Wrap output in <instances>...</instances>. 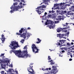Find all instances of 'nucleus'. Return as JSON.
I'll return each mask as SVG.
<instances>
[{
	"label": "nucleus",
	"instance_id": "obj_1",
	"mask_svg": "<svg viewBox=\"0 0 74 74\" xmlns=\"http://www.w3.org/2000/svg\"><path fill=\"white\" fill-rule=\"evenodd\" d=\"M14 1H15V3H13V5H12L10 8L11 10L10 11V12L11 14L14 13V11H18L19 9L22 8L23 5H26V3L22 4V3L21 2L19 3V4L17 6L16 5L18 4V2H19L20 1L19 0H14Z\"/></svg>",
	"mask_w": 74,
	"mask_h": 74
},
{
	"label": "nucleus",
	"instance_id": "obj_2",
	"mask_svg": "<svg viewBox=\"0 0 74 74\" xmlns=\"http://www.w3.org/2000/svg\"><path fill=\"white\" fill-rule=\"evenodd\" d=\"M27 50H26L25 51H23L22 52V51L19 50H13L10 51V53H12V52H13L18 57H22L24 58H27L29 56V55L27 54Z\"/></svg>",
	"mask_w": 74,
	"mask_h": 74
},
{
	"label": "nucleus",
	"instance_id": "obj_3",
	"mask_svg": "<svg viewBox=\"0 0 74 74\" xmlns=\"http://www.w3.org/2000/svg\"><path fill=\"white\" fill-rule=\"evenodd\" d=\"M26 29L23 28H21V30L19 31L20 33H16L18 35H21L20 37H23L24 39H25L27 37L26 40H27L29 37L30 36V34L29 33H27L26 31Z\"/></svg>",
	"mask_w": 74,
	"mask_h": 74
},
{
	"label": "nucleus",
	"instance_id": "obj_4",
	"mask_svg": "<svg viewBox=\"0 0 74 74\" xmlns=\"http://www.w3.org/2000/svg\"><path fill=\"white\" fill-rule=\"evenodd\" d=\"M2 58V60L0 59V64H1L2 69L5 70L6 65H7V66H8V63H9V64H10V61L8 58L5 59L4 57H3Z\"/></svg>",
	"mask_w": 74,
	"mask_h": 74
},
{
	"label": "nucleus",
	"instance_id": "obj_5",
	"mask_svg": "<svg viewBox=\"0 0 74 74\" xmlns=\"http://www.w3.org/2000/svg\"><path fill=\"white\" fill-rule=\"evenodd\" d=\"M10 45V46L9 45V47H11L12 49H16L17 48L19 47V46L18 45V43L15 41L11 42Z\"/></svg>",
	"mask_w": 74,
	"mask_h": 74
},
{
	"label": "nucleus",
	"instance_id": "obj_6",
	"mask_svg": "<svg viewBox=\"0 0 74 74\" xmlns=\"http://www.w3.org/2000/svg\"><path fill=\"white\" fill-rule=\"evenodd\" d=\"M65 40H60L59 42H58L56 45H58V46H60V47H62V46H66V45L65 44L62 45L65 42Z\"/></svg>",
	"mask_w": 74,
	"mask_h": 74
},
{
	"label": "nucleus",
	"instance_id": "obj_7",
	"mask_svg": "<svg viewBox=\"0 0 74 74\" xmlns=\"http://www.w3.org/2000/svg\"><path fill=\"white\" fill-rule=\"evenodd\" d=\"M52 69H51L50 71L51 74H56V73L58 72V70H57L56 69V67L55 66H52Z\"/></svg>",
	"mask_w": 74,
	"mask_h": 74
},
{
	"label": "nucleus",
	"instance_id": "obj_8",
	"mask_svg": "<svg viewBox=\"0 0 74 74\" xmlns=\"http://www.w3.org/2000/svg\"><path fill=\"white\" fill-rule=\"evenodd\" d=\"M32 48L33 52H34V53H37V48L34 44H33L32 45Z\"/></svg>",
	"mask_w": 74,
	"mask_h": 74
},
{
	"label": "nucleus",
	"instance_id": "obj_9",
	"mask_svg": "<svg viewBox=\"0 0 74 74\" xmlns=\"http://www.w3.org/2000/svg\"><path fill=\"white\" fill-rule=\"evenodd\" d=\"M27 70L29 72V74H36V73L34 72V71L32 68H27Z\"/></svg>",
	"mask_w": 74,
	"mask_h": 74
},
{
	"label": "nucleus",
	"instance_id": "obj_10",
	"mask_svg": "<svg viewBox=\"0 0 74 74\" xmlns=\"http://www.w3.org/2000/svg\"><path fill=\"white\" fill-rule=\"evenodd\" d=\"M46 8V7L45 5H42L41 6H39V7H37V9L38 10H40V11H42V10H44V8Z\"/></svg>",
	"mask_w": 74,
	"mask_h": 74
},
{
	"label": "nucleus",
	"instance_id": "obj_11",
	"mask_svg": "<svg viewBox=\"0 0 74 74\" xmlns=\"http://www.w3.org/2000/svg\"><path fill=\"white\" fill-rule=\"evenodd\" d=\"M12 72H14V71L13 69H9L8 71L7 74H14L12 73Z\"/></svg>",
	"mask_w": 74,
	"mask_h": 74
},
{
	"label": "nucleus",
	"instance_id": "obj_12",
	"mask_svg": "<svg viewBox=\"0 0 74 74\" xmlns=\"http://www.w3.org/2000/svg\"><path fill=\"white\" fill-rule=\"evenodd\" d=\"M65 29H67V27H65V28H58V29L57 30V32L58 33H59V32H60L61 31H62V32H63V30H64Z\"/></svg>",
	"mask_w": 74,
	"mask_h": 74
},
{
	"label": "nucleus",
	"instance_id": "obj_13",
	"mask_svg": "<svg viewBox=\"0 0 74 74\" xmlns=\"http://www.w3.org/2000/svg\"><path fill=\"white\" fill-rule=\"evenodd\" d=\"M2 39H1L2 40V43H4V41H5V37H4V35L2 34L1 36Z\"/></svg>",
	"mask_w": 74,
	"mask_h": 74
},
{
	"label": "nucleus",
	"instance_id": "obj_14",
	"mask_svg": "<svg viewBox=\"0 0 74 74\" xmlns=\"http://www.w3.org/2000/svg\"><path fill=\"white\" fill-rule=\"evenodd\" d=\"M67 6H70V4H66V5H63L62 7V9L63 10H64V9H65V8H66V7H67Z\"/></svg>",
	"mask_w": 74,
	"mask_h": 74
},
{
	"label": "nucleus",
	"instance_id": "obj_15",
	"mask_svg": "<svg viewBox=\"0 0 74 74\" xmlns=\"http://www.w3.org/2000/svg\"><path fill=\"white\" fill-rule=\"evenodd\" d=\"M47 22H48V24L49 25H53V22L51 21H49L48 20H47Z\"/></svg>",
	"mask_w": 74,
	"mask_h": 74
},
{
	"label": "nucleus",
	"instance_id": "obj_16",
	"mask_svg": "<svg viewBox=\"0 0 74 74\" xmlns=\"http://www.w3.org/2000/svg\"><path fill=\"white\" fill-rule=\"evenodd\" d=\"M61 17L62 16H59L57 17V18H56V19L57 21H60L62 20V18H61Z\"/></svg>",
	"mask_w": 74,
	"mask_h": 74
},
{
	"label": "nucleus",
	"instance_id": "obj_17",
	"mask_svg": "<svg viewBox=\"0 0 74 74\" xmlns=\"http://www.w3.org/2000/svg\"><path fill=\"white\" fill-rule=\"evenodd\" d=\"M59 7V4L58 3L54 4L53 7Z\"/></svg>",
	"mask_w": 74,
	"mask_h": 74
},
{
	"label": "nucleus",
	"instance_id": "obj_18",
	"mask_svg": "<svg viewBox=\"0 0 74 74\" xmlns=\"http://www.w3.org/2000/svg\"><path fill=\"white\" fill-rule=\"evenodd\" d=\"M57 37H59L60 38H62V35L61 34H57Z\"/></svg>",
	"mask_w": 74,
	"mask_h": 74
},
{
	"label": "nucleus",
	"instance_id": "obj_19",
	"mask_svg": "<svg viewBox=\"0 0 74 74\" xmlns=\"http://www.w3.org/2000/svg\"><path fill=\"white\" fill-rule=\"evenodd\" d=\"M48 1H49V0H45L44 1V3H45V4H48Z\"/></svg>",
	"mask_w": 74,
	"mask_h": 74
},
{
	"label": "nucleus",
	"instance_id": "obj_20",
	"mask_svg": "<svg viewBox=\"0 0 74 74\" xmlns=\"http://www.w3.org/2000/svg\"><path fill=\"white\" fill-rule=\"evenodd\" d=\"M59 13L60 15H63L64 14V12L62 11H60L59 12Z\"/></svg>",
	"mask_w": 74,
	"mask_h": 74
},
{
	"label": "nucleus",
	"instance_id": "obj_21",
	"mask_svg": "<svg viewBox=\"0 0 74 74\" xmlns=\"http://www.w3.org/2000/svg\"><path fill=\"white\" fill-rule=\"evenodd\" d=\"M38 41L37 42V44H39V43H40L41 42V40H40L39 38H37Z\"/></svg>",
	"mask_w": 74,
	"mask_h": 74
},
{
	"label": "nucleus",
	"instance_id": "obj_22",
	"mask_svg": "<svg viewBox=\"0 0 74 74\" xmlns=\"http://www.w3.org/2000/svg\"><path fill=\"white\" fill-rule=\"evenodd\" d=\"M71 10H72V11H74V5L72 6L70 9Z\"/></svg>",
	"mask_w": 74,
	"mask_h": 74
},
{
	"label": "nucleus",
	"instance_id": "obj_23",
	"mask_svg": "<svg viewBox=\"0 0 74 74\" xmlns=\"http://www.w3.org/2000/svg\"><path fill=\"white\" fill-rule=\"evenodd\" d=\"M38 13V14L39 15H40L41 14V12L40 10H38L37 11Z\"/></svg>",
	"mask_w": 74,
	"mask_h": 74
},
{
	"label": "nucleus",
	"instance_id": "obj_24",
	"mask_svg": "<svg viewBox=\"0 0 74 74\" xmlns=\"http://www.w3.org/2000/svg\"><path fill=\"white\" fill-rule=\"evenodd\" d=\"M67 25H68V23H66L62 25V26H67Z\"/></svg>",
	"mask_w": 74,
	"mask_h": 74
},
{
	"label": "nucleus",
	"instance_id": "obj_25",
	"mask_svg": "<svg viewBox=\"0 0 74 74\" xmlns=\"http://www.w3.org/2000/svg\"><path fill=\"white\" fill-rule=\"evenodd\" d=\"M24 41H25V40L23 39V40H22L20 41V42H21V43H22V44H23V42H24Z\"/></svg>",
	"mask_w": 74,
	"mask_h": 74
},
{
	"label": "nucleus",
	"instance_id": "obj_26",
	"mask_svg": "<svg viewBox=\"0 0 74 74\" xmlns=\"http://www.w3.org/2000/svg\"><path fill=\"white\" fill-rule=\"evenodd\" d=\"M66 29H63V32H64V33H66V32H67V30H65Z\"/></svg>",
	"mask_w": 74,
	"mask_h": 74
},
{
	"label": "nucleus",
	"instance_id": "obj_27",
	"mask_svg": "<svg viewBox=\"0 0 74 74\" xmlns=\"http://www.w3.org/2000/svg\"><path fill=\"white\" fill-rule=\"evenodd\" d=\"M70 12H68L67 13V15H71V14L70 13Z\"/></svg>",
	"mask_w": 74,
	"mask_h": 74
},
{
	"label": "nucleus",
	"instance_id": "obj_28",
	"mask_svg": "<svg viewBox=\"0 0 74 74\" xmlns=\"http://www.w3.org/2000/svg\"><path fill=\"white\" fill-rule=\"evenodd\" d=\"M51 16H52V15L51 14H49L47 16V17L48 18H51Z\"/></svg>",
	"mask_w": 74,
	"mask_h": 74
},
{
	"label": "nucleus",
	"instance_id": "obj_29",
	"mask_svg": "<svg viewBox=\"0 0 74 74\" xmlns=\"http://www.w3.org/2000/svg\"><path fill=\"white\" fill-rule=\"evenodd\" d=\"M59 22H60L59 21H55V23L56 24L59 23Z\"/></svg>",
	"mask_w": 74,
	"mask_h": 74
},
{
	"label": "nucleus",
	"instance_id": "obj_30",
	"mask_svg": "<svg viewBox=\"0 0 74 74\" xmlns=\"http://www.w3.org/2000/svg\"><path fill=\"white\" fill-rule=\"evenodd\" d=\"M33 64V63H31L30 64V68L31 67V68H32L33 67V66H32Z\"/></svg>",
	"mask_w": 74,
	"mask_h": 74
},
{
	"label": "nucleus",
	"instance_id": "obj_31",
	"mask_svg": "<svg viewBox=\"0 0 74 74\" xmlns=\"http://www.w3.org/2000/svg\"><path fill=\"white\" fill-rule=\"evenodd\" d=\"M8 66H9V67H12V64H11L10 65H8Z\"/></svg>",
	"mask_w": 74,
	"mask_h": 74
},
{
	"label": "nucleus",
	"instance_id": "obj_32",
	"mask_svg": "<svg viewBox=\"0 0 74 74\" xmlns=\"http://www.w3.org/2000/svg\"><path fill=\"white\" fill-rule=\"evenodd\" d=\"M58 4H59V6H62L63 5V3H61L60 4L59 3Z\"/></svg>",
	"mask_w": 74,
	"mask_h": 74
},
{
	"label": "nucleus",
	"instance_id": "obj_33",
	"mask_svg": "<svg viewBox=\"0 0 74 74\" xmlns=\"http://www.w3.org/2000/svg\"><path fill=\"white\" fill-rule=\"evenodd\" d=\"M51 56H49L48 57V60H51Z\"/></svg>",
	"mask_w": 74,
	"mask_h": 74
},
{
	"label": "nucleus",
	"instance_id": "obj_34",
	"mask_svg": "<svg viewBox=\"0 0 74 74\" xmlns=\"http://www.w3.org/2000/svg\"><path fill=\"white\" fill-rule=\"evenodd\" d=\"M53 62V61H51V65H52V64H55V63L54 62Z\"/></svg>",
	"mask_w": 74,
	"mask_h": 74
},
{
	"label": "nucleus",
	"instance_id": "obj_35",
	"mask_svg": "<svg viewBox=\"0 0 74 74\" xmlns=\"http://www.w3.org/2000/svg\"><path fill=\"white\" fill-rule=\"evenodd\" d=\"M1 74H4V71H1Z\"/></svg>",
	"mask_w": 74,
	"mask_h": 74
},
{
	"label": "nucleus",
	"instance_id": "obj_36",
	"mask_svg": "<svg viewBox=\"0 0 74 74\" xmlns=\"http://www.w3.org/2000/svg\"><path fill=\"white\" fill-rule=\"evenodd\" d=\"M4 55V53L1 54L0 55V57H1V56L3 57Z\"/></svg>",
	"mask_w": 74,
	"mask_h": 74
},
{
	"label": "nucleus",
	"instance_id": "obj_37",
	"mask_svg": "<svg viewBox=\"0 0 74 74\" xmlns=\"http://www.w3.org/2000/svg\"><path fill=\"white\" fill-rule=\"evenodd\" d=\"M27 45H26L25 46V47H24V49H27Z\"/></svg>",
	"mask_w": 74,
	"mask_h": 74
},
{
	"label": "nucleus",
	"instance_id": "obj_38",
	"mask_svg": "<svg viewBox=\"0 0 74 74\" xmlns=\"http://www.w3.org/2000/svg\"><path fill=\"white\" fill-rule=\"evenodd\" d=\"M70 53V52H67V54L68 55H71V53Z\"/></svg>",
	"mask_w": 74,
	"mask_h": 74
},
{
	"label": "nucleus",
	"instance_id": "obj_39",
	"mask_svg": "<svg viewBox=\"0 0 74 74\" xmlns=\"http://www.w3.org/2000/svg\"><path fill=\"white\" fill-rule=\"evenodd\" d=\"M56 18V16L54 15L52 16V18Z\"/></svg>",
	"mask_w": 74,
	"mask_h": 74
},
{
	"label": "nucleus",
	"instance_id": "obj_40",
	"mask_svg": "<svg viewBox=\"0 0 74 74\" xmlns=\"http://www.w3.org/2000/svg\"><path fill=\"white\" fill-rule=\"evenodd\" d=\"M69 52L70 53L71 52H73V51H72V50H69Z\"/></svg>",
	"mask_w": 74,
	"mask_h": 74
},
{
	"label": "nucleus",
	"instance_id": "obj_41",
	"mask_svg": "<svg viewBox=\"0 0 74 74\" xmlns=\"http://www.w3.org/2000/svg\"><path fill=\"white\" fill-rule=\"evenodd\" d=\"M46 15H47V12H45V14H44V16H46Z\"/></svg>",
	"mask_w": 74,
	"mask_h": 74
},
{
	"label": "nucleus",
	"instance_id": "obj_42",
	"mask_svg": "<svg viewBox=\"0 0 74 74\" xmlns=\"http://www.w3.org/2000/svg\"><path fill=\"white\" fill-rule=\"evenodd\" d=\"M45 23L46 25H48V22L47 21H47L46 22H45Z\"/></svg>",
	"mask_w": 74,
	"mask_h": 74
},
{
	"label": "nucleus",
	"instance_id": "obj_43",
	"mask_svg": "<svg viewBox=\"0 0 74 74\" xmlns=\"http://www.w3.org/2000/svg\"><path fill=\"white\" fill-rule=\"evenodd\" d=\"M66 12H67V11H66V10L64 11V14H66Z\"/></svg>",
	"mask_w": 74,
	"mask_h": 74
},
{
	"label": "nucleus",
	"instance_id": "obj_44",
	"mask_svg": "<svg viewBox=\"0 0 74 74\" xmlns=\"http://www.w3.org/2000/svg\"><path fill=\"white\" fill-rule=\"evenodd\" d=\"M50 27H51V28H52V29H53V27H54V26H52V25H50Z\"/></svg>",
	"mask_w": 74,
	"mask_h": 74
},
{
	"label": "nucleus",
	"instance_id": "obj_45",
	"mask_svg": "<svg viewBox=\"0 0 74 74\" xmlns=\"http://www.w3.org/2000/svg\"><path fill=\"white\" fill-rule=\"evenodd\" d=\"M67 45H68V46H70V44L69 43H67V44H66Z\"/></svg>",
	"mask_w": 74,
	"mask_h": 74
},
{
	"label": "nucleus",
	"instance_id": "obj_46",
	"mask_svg": "<svg viewBox=\"0 0 74 74\" xmlns=\"http://www.w3.org/2000/svg\"><path fill=\"white\" fill-rule=\"evenodd\" d=\"M65 4H66V3L63 2V3H62L63 6V5H65Z\"/></svg>",
	"mask_w": 74,
	"mask_h": 74
},
{
	"label": "nucleus",
	"instance_id": "obj_47",
	"mask_svg": "<svg viewBox=\"0 0 74 74\" xmlns=\"http://www.w3.org/2000/svg\"><path fill=\"white\" fill-rule=\"evenodd\" d=\"M21 1H22V2H24L23 4L25 3V1H24V0H21Z\"/></svg>",
	"mask_w": 74,
	"mask_h": 74
},
{
	"label": "nucleus",
	"instance_id": "obj_48",
	"mask_svg": "<svg viewBox=\"0 0 74 74\" xmlns=\"http://www.w3.org/2000/svg\"><path fill=\"white\" fill-rule=\"evenodd\" d=\"M61 36H62V37H63V36H64V34H62L61 35Z\"/></svg>",
	"mask_w": 74,
	"mask_h": 74
},
{
	"label": "nucleus",
	"instance_id": "obj_49",
	"mask_svg": "<svg viewBox=\"0 0 74 74\" xmlns=\"http://www.w3.org/2000/svg\"><path fill=\"white\" fill-rule=\"evenodd\" d=\"M59 55L60 56H61V57L62 56V55L61 54H59Z\"/></svg>",
	"mask_w": 74,
	"mask_h": 74
},
{
	"label": "nucleus",
	"instance_id": "obj_50",
	"mask_svg": "<svg viewBox=\"0 0 74 74\" xmlns=\"http://www.w3.org/2000/svg\"><path fill=\"white\" fill-rule=\"evenodd\" d=\"M48 70H49V69L47 68L46 69H45V71L47 70V71H48Z\"/></svg>",
	"mask_w": 74,
	"mask_h": 74
},
{
	"label": "nucleus",
	"instance_id": "obj_51",
	"mask_svg": "<svg viewBox=\"0 0 74 74\" xmlns=\"http://www.w3.org/2000/svg\"><path fill=\"white\" fill-rule=\"evenodd\" d=\"M70 33V32H68L67 33H66V34L67 35H69V34Z\"/></svg>",
	"mask_w": 74,
	"mask_h": 74
},
{
	"label": "nucleus",
	"instance_id": "obj_52",
	"mask_svg": "<svg viewBox=\"0 0 74 74\" xmlns=\"http://www.w3.org/2000/svg\"><path fill=\"white\" fill-rule=\"evenodd\" d=\"M67 36V34H64V36Z\"/></svg>",
	"mask_w": 74,
	"mask_h": 74
},
{
	"label": "nucleus",
	"instance_id": "obj_53",
	"mask_svg": "<svg viewBox=\"0 0 74 74\" xmlns=\"http://www.w3.org/2000/svg\"><path fill=\"white\" fill-rule=\"evenodd\" d=\"M72 60H73V59H72V58H70L69 59V61H71Z\"/></svg>",
	"mask_w": 74,
	"mask_h": 74
},
{
	"label": "nucleus",
	"instance_id": "obj_54",
	"mask_svg": "<svg viewBox=\"0 0 74 74\" xmlns=\"http://www.w3.org/2000/svg\"><path fill=\"white\" fill-rule=\"evenodd\" d=\"M52 62V60H49V62H51H51Z\"/></svg>",
	"mask_w": 74,
	"mask_h": 74
},
{
	"label": "nucleus",
	"instance_id": "obj_55",
	"mask_svg": "<svg viewBox=\"0 0 74 74\" xmlns=\"http://www.w3.org/2000/svg\"><path fill=\"white\" fill-rule=\"evenodd\" d=\"M61 52L62 53H63V52H64L65 51H64V50H62V51Z\"/></svg>",
	"mask_w": 74,
	"mask_h": 74
},
{
	"label": "nucleus",
	"instance_id": "obj_56",
	"mask_svg": "<svg viewBox=\"0 0 74 74\" xmlns=\"http://www.w3.org/2000/svg\"><path fill=\"white\" fill-rule=\"evenodd\" d=\"M49 12L50 14V13H52V12L51 11H49Z\"/></svg>",
	"mask_w": 74,
	"mask_h": 74
},
{
	"label": "nucleus",
	"instance_id": "obj_57",
	"mask_svg": "<svg viewBox=\"0 0 74 74\" xmlns=\"http://www.w3.org/2000/svg\"><path fill=\"white\" fill-rule=\"evenodd\" d=\"M54 13V11L53 10L51 11V13Z\"/></svg>",
	"mask_w": 74,
	"mask_h": 74
},
{
	"label": "nucleus",
	"instance_id": "obj_58",
	"mask_svg": "<svg viewBox=\"0 0 74 74\" xmlns=\"http://www.w3.org/2000/svg\"><path fill=\"white\" fill-rule=\"evenodd\" d=\"M27 29L28 30H30V28L29 27H28L27 28Z\"/></svg>",
	"mask_w": 74,
	"mask_h": 74
},
{
	"label": "nucleus",
	"instance_id": "obj_59",
	"mask_svg": "<svg viewBox=\"0 0 74 74\" xmlns=\"http://www.w3.org/2000/svg\"><path fill=\"white\" fill-rule=\"evenodd\" d=\"M42 70H43V71H45V69H44L43 68H42Z\"/></svg>",
	"mask_w": 74,
	"mask_h": 74
},
{
	"label": "nucleus",
	"instance_id": "obj_60",
	"mask_svg": "<svg viewBox=\"0 0 74 74\" xmlns=\"http://www.w3.org/2000/svg\"><path fill=\"white\" fill-rule=\"evenodd\" d=\"M70 56H71V58H73V55H71H71H70Z\"/></svg>",
	"mask_w": 74,
	"mask_h": 74
},
{
	"label": "nucleus",
	"instance_id": "obj_61",
	"mask_svg": "<svg viewBox=\"0 0 74 74\" xmlns=\"http://www.w3.org/2000/svg\"><path fill=\"white\" fill-rule=\"evenodd\" d=\"M40 50V49H37V53H38V51Z\"/></svg>",
	"mask_w": 74,
	"mask_h": 74
},
{
	"label": "nucleus",
	"instance_id": "obj_62",
	"mask_svg": "<svg viewBox=\"0 0 74 74\" xmlns=\"http://www.w3.org/2000/svg\"><path fill=\"white\" fill-rule=\"evenodd\" d=\"M49 70H51V68H49Z\"/></svg>",
	"mask_w": 74,
	"mask_h": 74
},
{
	"label": "nucleus",
	"instance_id": "obj_63",
	"mask_svg": "<svg viewBox=\"0 0 74 74\" xmlns=\"http://www.w3.org/2000/svg\"><path fill=\"white\" fill-rule=\"evenodd\" d=\"M15 72H16V73H18V71H16Z\"/></svg>",
	"mask_w": 74,
	"mask_h": 74
},
{
	"label": "nucleus",
	"instance_id": "obj_64",
	"mask_svg": "<svg viewBox=\"0 0 74 74\" xmlns=\"http://www.w3.org/2000/svg\"><path fill=\"white\" fill-rule=\"evenodd\" d=\"M71 45H73V42H72L71 43Z\"/></svg>",
	"mask_w": 74,
	"mask_h": 74
}]
</instances>
